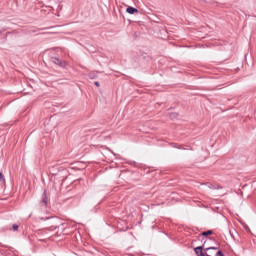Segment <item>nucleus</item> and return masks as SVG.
I'll return each mask as SVG.
<instances>
[{
  "label": "nucleus",
  "mask_w": 256,
  "mask_h": 256,
  "mask_svg": "<svg viewBox=\"0 0 256 256\" xmlns=\"http://www.w3.org/2000/svg\"><path fill=\"white\" fill-rule=\"evenodd\" d=\"M126 13H129V15H135V13H139V10H137V8H133V7L129 6L126 9Z\"/></svg>",
  "instance_id": "obj_1"
},
{
  "label": "nucleus",
  "mask_w": 256,
  "mask_h": 256,
  "mask_svg": "<svg viewBox=\"0 0 256 256\" xmlns=\"http://www.w3.org/2000/svg\"><path fill=\"white\" fill-rule=\"evenodd\" d=\"M194 251L197 256H205V252H203V247L201 246L196 247Z\"/></svg>",
  "instance_id": "obj_2"
},
{
  "label": "nucleus",
  "mask_w": 256,
  "mask_h": 256,
  "mask_svg": "<svg viewBox=\"0 0 256 256\" xmlns=\"http://www.w3.org/2000/svg\"><path fill=\"white\" fill-rule=\"evenodd\" d=\"M53 63H55V65H60V67H63V63L61 62V60H59V58H53Z\"/></svg>",
  "instance_id": "obj_3"
},
{
  "label": "nucleus",
  "mask_w": 256,
  "mask_h": 256,
  "mask_svg": "<svg viewBox=\"0 0 256 256\" xmlns=\"http://www.w3.org/2000/svg\"><path fill=\"white\" fill-rule=\"evenodd\" d=\"M202 235H203L204 237H207V235H213V231H212V230H208V231H206V232H202Z\"/></svg>",
  "instance_id": "obj_4"
},
{
  "label": "nucleus",
  "mask_w": 256,
  "mask_h": 256,
  "mask_svg": "<svg viewBox=\"0 0 256 256\" xmlns=\"http://www.w3.org/2000/svg\"><path fill=\"white\" fill-rule=\"evenodd\" d=\"M0 181L5 182V177L3 176V173L0 172Z\"/></svg>",
  "instance_id": "obj_5"
},
{
  "label": "nucleus",
  "mask_w": 256,
  "mask_h": 256,
  "mask_svg": "<svg viewBox=\"0 0 256 256\" xmlns=\"http://www.w3.org/2000/svg\"><path fill=\"white\" fill-rule=\"evenodd\" d=\"M211 249H213L215 251V250H217V247H208L205 249V251H211Z\"/></svg>",
  "instance_id": "obj_6"
},
{
  "label": "nucleus",
  "mask_w": 256,
  "mask_h": 256,
  "mask_svg": "<svg viewBox=\"0 0 256 256\" xmlns=\"http://www.w3.org/2000/svg\"><path fill=\"white\" fill-rule=\"evenodd\" d=\"M17 229H19V226H18L17 224H14V225H13V230H14V231H17Z\"/></svg>",
  "instance_id": "obj_7"
},
{
  "label": "nucleus",
  "mask_w": 256,
  "mask_h": 256,
  "mask_svg": "<svg viewBox=\"0 0 256 256\" xmlns=\"http://www.w3.org/2000/svg\"><path fill=\"white\" fill-rule=\"evenodd\" d=\"M170 117H171V119H175V117H177V114L172 113V114L170 115Z\"/></svg>",
  "instance_id": "obj_8"
},
{
  "label": "nucleus",
  "mask_w": 256,
  "mask_h": 256,
  "mask_svg": "<svg viewBox=\"0 0 256 256\" xmlns=\"http://www.w3.org/2000/svg\"><path fill=\"white\" fill-rule=\"evenodd\" d=\"M96 87H99V82H95Z\"/></svg>",
  "instance_id": "obj_9"
}]
</instances>
